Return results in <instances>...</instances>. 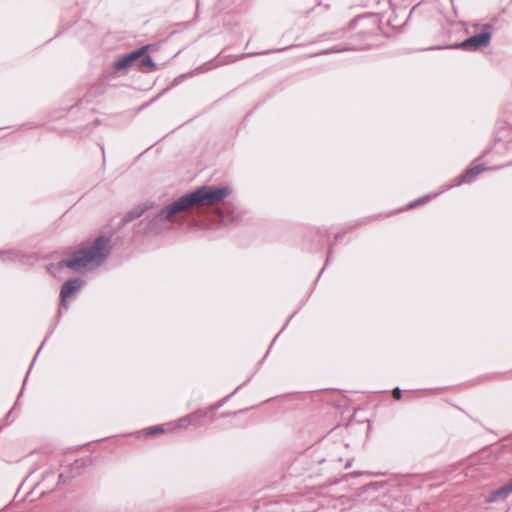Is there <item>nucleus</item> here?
<instances>
[{"label":"nucleus","mask_w":512,"mask_h":512,"mask_svg":"<svg viewBox=\"0 0 512 512\" xmlns=\"http://www.w3.org/2000/svg\"><path fill=\"white\" fill-rule=\"evenodd\" d=\"M231 193L228 187L202 186L192 193L186 194L164 207L151 222V229L158 232L162 227H158L165 221H171L177 217L180 212L186 211L193 206H212Z\"/></svg>","instance_id":"obj_1"},{"label":"nucleus","mask_w":512,"mask_h":512,"mask_svg":"<svg viewBox=\"0 0 512 512\" xmlns=\"http://www.w3.org/2000/svg\"><path fill=\"white\" fill-rule=\"evenodd\" d=\"M109 251V240L99 237L91 245L80 249L72 258L62 261L59 265L75 271L98 266L107 258Z\"/></svg>","instance_id":"obj_2"},{"label":"nucleus","mask_w":512,"mask_h":512,"mask_svg":"<svg viewBox=\"0 0 512 512\" xmlns=\"http://www.w3.org/2000/svg\"><path fill=\"white\" fill-rule=\"evenodd\" d=\"M491 35L489 32H483L481 34L472 36L462 43L458 44L456 47L460 49H471L477 50L483 47L488 46L490 43Z\"/></svg>","instance_id":"obj_3"},{"label":"nucleus","mask_w":512,"mask_h":512,"mask_svg":"<svg viewBox=\"0 0 512 512\" xmlns=\"http://www.w3.org/2000/svg\"><path fill=\"white\" fill-rule=\"evenodd\" d=\"M147 51V47H142L138 50H135L131 52L130 54L122 57L119 59L114 67L116 70H122L132 65L135 61H138V59L144 54V52Z\"/></svg>","instance_id":"obj_4"},{"label":"nucleus","mask_w":512,"mask_h":512,"mask_svg":"<svg viewBox=\"0 0 512 512\" xmlns=\"http://www.w3.org/2000/svg\"><path fill=\"white\" fill-rule=\"evenodd\" d=\"M82 285H83V282L78 278L66 281L63 284L61 293H60L62 304H65L66 299L69 296H71L74 292L79 290L82 287Z\"/></svg>","instance_id":"obj_5"},{"label":"nucleus","mask_w":512,"mask_h":512,"mask_svg":"<svg viewBox=\"0 0 512 512\" xmlns=\"http://www.w3.org/2000/svg\"><path fill=\"white\" fill-rule=\"evenodd\" d=\"M193 423L191 422V418L188 416H185L183 418H180L179 420H177L176 422L174 423H169L167 424V427H168V430L169 431H174L178 428H186L188 427L189 425H192Z\"/></svg>","instance_id":"obj_6"},{"label":"nucleus","mask_w":512,"mask_h":512,"mask_svg":"<svg viewBox=\"0 0 512 512\" xmlns=\"http://www.w3.org/2000/svg\"><path fill=\"white\" fill-rule=\"evenodd\" d=\"M214 408H210L208 410H199L189 415L191 418L192 425H199L202 422V419L208 415V413L212 412Z\"/></svg>","instance_id":"obj_7"},{"label":"nucleus","mask_w":512,"mask_h":512,"mask_svg":"<svg viewBox=\"0 0 512 512\" xmlns=\"http://www.w3.org/2000/svg\"><path fill=\"white\" fill-rule=\"evenodd\" d=\"M510 494L509 492V489L506 488V486L504 485L503 487H501L500 489L496 490L495 492H493L491 494V496L488 498V502H494L496 500H498L499 498H506L508 495Z\"/></svg>","instance_id":"obj_8"},{"label":"nucleus","mask_w":512,"mask_h":512,"mask_svg":"<svg viewBox=\"0 0 512 512\" xmlns=\"http://www.w3.org/2000/svg\"><path fill=\"white\" fill-rule=\"evenodd\" d=\"M483 171V168L481 166H475L468 170L463 176H462V182H469L472 178L479 175Z\"/></svg>","instance_id":"obj_9"},{"label":"nucleus","mask_w":512,"mask_h":512,"mask_svg":"<svg viewBox=\"0 0 512 512\" xmlns=\"http://www.w3.org/2000/svg\"><path fill=\"white\" fill-rule=\"evenodd\" d=\"M138 60L140 62V66L142 67H154V63L152 62L150 56L146 54V51Z\"/></svg>","instance_id":"obj_10"},{"label":"nucleus","mask_w":512,"mask_h":512,"mask_svg":"<svg viewBox=\"0 0 512 512\" xmlns=\"http://www.w3.org/2000/svg\"><path fill=\"white\" fill-rule=\"evenodd\" d=\"M164 431H169L167 425H165V426L160 425V426H155L153 428H150L148 430V434L152 435V434H156V433H162Z\"/></svg>","instance_id":"obj_11"},{"label":"nucleus","mask_w":512,"mask_h":512,"mask_svg":"<svg viewBox=\"0 0 512 512\" xmlns=\"http://www.w3.org/2000/svg\"><path fill=\"white\" fill-rule=\"evenodd\" d=\"M393 397H394L395 399H397V400L401 398V391H400V389H398V388L394 389V391H393Z\"/></svg>","instance_id":"obj_12"},{"label":"nucleus","mask_w":512,"mask_h":512,"mask_svg":"<svg viewBox=\"0 0 512 512\" xmlns=\"http://www.w3.org/2000/svg\"><path fill=\"white\" fill-rule=\"evenodd\" d=\"M505 486H506V488L509 489V492L511 493L512 492V480L509 483H507Z\"/></svg>","instance_id":"obj_13"},{"label":"nucleus","mask_w":512,"mask_h":512,"mask_svg":"<svg viewBox=\"0 0 512 512\" xmlns=\"http://www.w3.org/2000/svg\"><path fill=\"white\" fill-rule=\"evenodd\" d=\"M141 214H142V211L138 212V213L135 215V217H139V216H141Z\"/></svg>","instance_id":"obj_14"}]
</instances>
